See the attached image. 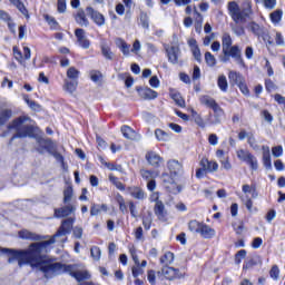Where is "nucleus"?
<instances>
[{
    "instance_id": "6e6552de",
    "label": "nucleus",
    "mask_w": 285,
    "mask_h": 285,
    "mask_svg": "<svg viewBox=\"0 0 285 285\" xmlns=\"http://www.w3.org/2000/svg\"><path fill=\"white\" fill-rule=\"evenodd\" d=\"M164 48L169 63L177 66V63H179V58L181 57V49L179 48V45H164Z\"/></svg>"
},
{
    "instance_id": "e433bc0d",
    "label": "nucleus",
    "mask_w": 285,
    "mask_h": 285,
    "mask_svg": "<svg viewBox=\"0 0 285 285\" xmlns=\"http://www.w3.org/2000/svg\"><path fill=\"white\" fill-rule=\"evenodd\" d=\"M155 137L158 141H170V134H168L161 129L155 130Z\"/></svg>"
},
{
    "instance_id": "5fc2aeb1",
    "label": "nucleus",
    "mask_w": 285,
    "mask_h": 285,
    "mask_svg": "<svg viewBox=\"0 0 285 285\" xmlns=\"http://www.w3.org/2000/svg\"><path fill=\"white\" fill-rule=\"evenodd\" d=\"M246 258V249H240L235 255V264H242V259Z\"/></svg>"
},
{
    "instance_id": "c85d7f7f",
    "label": "nucleus",
    "mask_w": 285,
    "mask_h": 285,
    "mask_svg": "<svg viewBox=\"0 0 285 285\" xmlns=\"http://www.w3.org/2000/svg\"><path fill=\"white\" fill-rule=\"evenodd\" d=\"M170 97L175 101L176 106H179V108H186V100H184L180 92L173 90L170 91Z\"/></svg>"
},
{
    "instance_id": "f03ea898",
    "label": "nucleus",
    "mask_w": 285,
    "mask_h": 285,
    "mask_svg": "<svg viewBox=\"0 0 285 285\" xmlns=\"http://www.w3.org/2000/svg\"><path fill=\"white\" fill-rule=\"evenodd\" d=\"M227 8L233 21L236 23L232 26L234 35H236V37H244V35H246V30L244 27L239 26V23H246V18L250 16V2H247L246 8L243 10L235 1L228 2Z\"/></svg>"
},
{
    "instance_id": "09e8293b",
    "label": "nucleus",
    "mask_w": 285,
    "mask_h": 285,
    "mask_svg": "<svg viewBox=\"0 0 285 285\" xmlns=\"http://www.w3.org/2000/svg\"><path fill=\"white\" fill-rule=\"evenodd\" d=\"M90 254L92 259H95V262H99L101 259V249L99 247L97 246L91 247Z\"/></svg>"
},
{
    "instance_id": "f704fd0d",
    "label": "nucleus",
    "mask_w": 285,
    "mask_h": 285,
    "mask_svg": "<svg viewBox=\"0 0 285 285\" xmlns=\"http://www.w3.org/2000/svg\"><path fill=\"white\" fill-rule=\"evenodd\" d=\"M129 194L131 195V197H134V199H145V197H146L144 189H141L139 187L129 188Z\"/></svg>"
},
{
    "instance_id": "603ef678",
    "label": "nucleus",
    "mask_w": 285,
    "mask_h": 285,
    "mask_svg": "<svg viewBox=\"0 0 285 285\" xmlns=\"http://www.w3.org/2000/svg\"><path fill=\"white\" fill-rule=\"evenodd\" d=\"M131 273H132V277H139V275H144V268L140 266V264L138 265H134L131 267Z\"/></svg>"
},
{
    "instance_id": "473e14b6",
    "label": "nucleus",
    "mask_w": 285,
    "mask_h": 285,
    "mask_svg": "<svg viewBox=\"0 0 285 285\" xmlns=\"http://www.w3.org/2000/svg\"><path fill=\"white\" fill-rule=\"evenodd\" d=\"M217 86L222 92H228V79L225 75H219L217 78Z\"/></svg>"
},
{
    "instance_id": "c03bdc74",
    "label": "nucleus",
    "mask_w": 285,
    "mask_h": 285,
    "mask_svg": "<svg viewBox=\"0 0 285 285\" xmlns=\"http://www.w3.org/2000/svg\"><path fill=\"white\" fill-rule=\"evenodd\" d=\"M247 144L253 148V150H259V145L257 144V139H255V135H247Z\"/></svg>"
},
{
    "instance_id": "9d476101",
    "label": "nucleus",
    "mask_w": 285,
    "mask_h": 285,
    "mask_svg": "<svg viewBox=\"0 0 285 285\" xmlns=\"http://www.w3.org/2000/svg\"><path fill=\"white\" fill-rule=\"evenodd\" d=\"M248 30H250V32H253V35H255L256 37H263L264 41H267L269 46H273V40H271V37L266 35V29L257 24V22H249Z\"/></svg>"
},
{
    "instance_id": "bf43d9fd",
    "label": "nucleus",
    "mask_w": 285,
    "mask_h": 285,
    "mask_svg": "<svg viewBox=\"0 0 285 285\" xmlns=\"http://www.w3.org/2000/svg\"><path fill=\"white\" fill-rule=\"evenodd\" d=\"M57 10L60 14H63L67 10L66 0H58L57 1Z\"/></svg>"
},
{
    "instance_id": "b1692460",
    "label": "nucleus",
    "mask_w": 285,
    "mask_h": 285,
    "mask_svg": "<svg viewBox=\"0 0 285 285\" xmlns=\"http://www.w3.org/2000/svg\"><path fill=\"white\" fill-rule=\"evenodd\" d=\"M159 264L163 266H173V264H175V254L171 252H166L163 256H160Z\"/></svg>"
},
{
    "instance_id": "79ce46f5",
    "label": "nucleus",
    "mask_w": 285,
    "mask_h": 285,
    "mask_svg": "<svg viewBox=\"0 0 285 285\" xmlns=\"http://www.w3.org/2000/svg\"><path fill=\"white\" fill-rule=\"evenodd\" d=\"M157 279H159V276H157V272L155 269L147 271V281L150 285H157Z\"/></svg>"
},
{
    "instance_id": "72a5a7b5",
    "label": "nucleus",
    "mask_w": 285,
    "mask_h": 285,
    "mask_svg": "<svg viewBox=\"0 0 285 285\" xmlns=\"http://www.w3.org/2000/svg\"><path fill=\"white\" fill-rule=\"evenodd\" d=\"M203 226H204V223H200L199 220H195V219L188 223V229L190 230V233H197L198 235L202 232Z\"/></svg>"
},
{
    "instance_id": "a19ab883",
    "label": "nucleus",
    "mask_w": 285,
    "mask_h": 285,
    "mask_svg": "<svg viewBox=\"0 0 285 285\" xmlns=\"http://www.w3.org/2000/svg\"><path fill=\"white\" fill-rule=\"evenodd\" d=\"M100 164H102L104 166H106V168H108V170H117L118 173H124V168H121V165H114L110 163H107L106 160H104V158H99Z\"/></svg>"
},
{
    "instance_id": "5701e85b",
    "label": "nucleus",
    "mask_w": 285,
    "mask_h": 285,
    "mask_svg": "<svg viewBox=\"0 0 285 285\" xmlns=\"http://www.w3.org/2000/svg\"><path fill=\"white\" fill-rule=\"evenodd\" d=\"M116 46L122 52L124 57H130V45L126 42V40L121 38H117L115 40Z\"/></svg>"
},
{
    "instance_id": "13d9d810",
    "label": "nucleus",
    "mask_w": 285,
    "mask_h": 285,
    "mask_svg": "<svg viewBox=\"0 0 285 285\" xmlns=\"http://www.w3.org/2000/svg\"><path fill=\"white\" fill-rule=\"evenodd\" d=\"M194 59H196V61H198V63H202V50L199 49V47H196L194 49H190Z\"/></svg>"
},
{
    "instance_id": "7c9ffc66",
    "label": "nucleus",
    "mask_w": 285,
    "mask_h": 285,
    "mask_svg": "<svg viewBox=\"0 0 285 285\" xmlns=\"http://www.w3.org/2000/svg\"><path fill=\"white\" fill-rule=\"evenodd\" d=\"M12 6H16L19 12L26 17V19H30V14L28 13V9H26V4L22 3L21 0H9Z\"/></svg>"
},
{
    "instance_id": "f257e3e1",
    "label": "nucleus",
    "mask_w": 285,
    "mask_h": 285,
    "mask_svg": "<svg viewBox=\"0 0 285 285\" xmlns=\"http://www.w3.org/2000/svg\"><path fill=\"white\" fill-rule=\"evenodd\" d=\"M51 244H55V238L32 243L27 249L20 250L0 247V253L8 257L9 264L18 262L20 267L28 264L31 268H37V271L45 273V277L47 278L61 275V273H69L71 277H75V279L80 283L83 282V279H90V273L86 269H79L78 265H63L48 261L41 253Z\"/></svg>"
},
{
    "instance_id": "c9c22d12",
    "label": "nucleus",
    "mask_w": 285,
    "mask_h": 285,
    "mask_svg": "<svg viewBox=\"0 0 285 285\" xmlns=\"http://www.w3.org/2000/svg\"><path fill=\"white\" fill-rule=\"evenodd\" d=\"M191 117L196 125L199 126V128H206V121H204V118H202V115H199L195 109H190Z\"/></svg>"
},
{
    "instance_id": "0e129e2a",
    "label": "nucleus",
    "mask_w": 285,
    "mask_h": 285,
    "mask_svg": "<svg viewBox=\"0 0 285 285\" xmlns=\"http://www.w3.org/2000/svg\"><path fill=\"white\" fill-rule=\"evenodd\" d=\"M269 275L272 279H279V267H277V265H274L269 271Z\"/></svg>"
},
{
    "instance_id": "423d86ee",
    "label": "nucleus",
    "mask_w": 285,
    "mask_h": 285,
    "mask_svg": "<svg viewBox=\"0 0 285 285\" xmlns=\"http://www.w3.org/2000/svg\"><path fill=\"white\" fill-rule=\"evenodd\" d=\"M157 277L161 282H164V279H167L168 282H175V279H181L184 275L181 274L179 268L163 266L160 271L157 272Z\"/></svg>"
},
{
    "instance_id": "680f3d73",
    "label": "nucleus",
    "mask_w": 285,
    "mask_h": 285,
    "mask_svg": "<svg viewBox=\"0 0 285 285\" xmlns=\"http://www.w3.org/2000/svg\"><path fill=\"white\" fill-rule=\"evenodd\" d=\"M219 163L224 170H230L233 168V165H230V160L228 159V157L220 159Z\"/></svg>"
},
{
    "instance_id": "3c124183",
    "label": "nucleus",
    "mask_w": 285,
    "mask_h": 285,
    "mask_svg": "<svg viewBox=\"0 0 285 285\" xmlns=\"http://www.w3.org/2000/svg\"><path fill=\"white\" fill-rule=\"evenodd\" d=\"M23 99L26 101V104L29 106V108H31V110H39V108H41V106H39V104H37L33 100H30V98L28 96H23Z\"/></svg>"
},
{
    "instance_id": "de8ad7c7",
    "label": "nucleus",
    "mask_w": 285,
    "mask_h": 285,
    "mask_svg": "<svg viewBox=\"0 0 285 285\" xmlns=\"http://www.w3.org/2000/svg\"><path fill=\"white\" fill-rule=\"evenodd\" d=\"M148 21H149L148 13L146 11H141L140 12V23H141L142 28H145L146 30H148V28H150V24Z\"/></svg>"
},
{
    "instance_id": "2f4dec72",
    "label": "nucleus",
    "mask_w": 285,
    "mask_h": 285,
    "mask_svg": "<svg viewBox=\"0 0 285 285\" xmlns=\"http://www.w3.org/2000/svg\"><path fill=\"white\" fill-rule=\"evenodd\" d=\"M12 110L8 108L0 107V126H3L6 121L11 119Z\"/></svg>"
},
{
    "instance_id": "58836bf2",
    "label": "nucleus",
    "mask_w": 285,
    "mask_h": 285,
    "mask_svg": "<svg viewBox=\"0 0 285 285\" xmlns=\"http://www.w3.org/2000/svg\"><path fill=\"white\" fill-rule=\"evenodd\" d=\"M43 19L47 21L48 26H50L51 30H57L59 28V22L57 19L50 14H45Z\"/></svg>"
},
{
    "instance_id": "a878e982",
    "label": "nucleus",
    "mask_w": 285,
    "mask_h": 285,
    "mask_svg": "<svg viewBox=\"0 0 285 285\" xmlns=\"http://www.w3.org/2000/svg\"><path fill=\"white\" fill-rule=\"evenodd\" d=\"M76 23L81 27L88 28V18H86V11L79 9L76 14Z\"/></svg>"
},
{
    "instance_id": "412c9836",
    "label": "nucleus",
    "mask_w": 285,
    "mask_h": 285,
    "mask_svg": "<svg viewBox=\"0 0 285 285\" xmlns=\"http://www.w3.org/2000/svg\"><path fill=\"white\" fill-rule=\"evenodd\" d=\"M198 235H200L203 239H213L217 233L210 226L206 225V223H203Z\"/></svg>"
},
{
    "instance_id": "393cba45",
    "label": "nucleus",
    "mask_w": 285,
    "mask_h": 285,
    "mask_svg": "<svg viewBox=\"0 0 285 285\" xmlns=\"http://www.w3.org/2000/svg\"><path fill=\"white\" fill-rule=\"evenodd\" d=\"M140 176L142 177V179H145V181H150V180L157 179V177H159V171L140 169Z\"/></svg>"
},
{
    "instance_id": "e2e57ef3",
    "label": "nucleus",
    "mask_w": 285,
    "mask_h": 285,
    "mask_svg": "<svg viewBox=\"0 0 285 285\" xmlns=\"http://www.w3.org/2000/svg\"><path fill=\"white\" fill-rule=\"evenodd\" d=\"M273 157H282L284 155V148L282 146H275L272 148Z\"/></svg>"
},
{
    "instance_id": "37998d69",
    "label": "nucleus",
    "mask_w": 285,
    "mask_h": 285,
    "mask_svg": "<svg viewBox=\"0 0 285 285\" xmlns=\"http://www.w3.org/2000/svg\"><path fill=\"white\" fill-rule=\"evenodd\" d=\"M205 61L209 68H213L217 65V59L213 53H210V51L205 52Z\"/></svg>"
},
{
    "instance_id": "4be33fe9",
    "label": "nucleus",
    "mask_w": 285,
    "mask_h": 285,
    "mask_svg": "<svg viewBox=\"0 0 285 285\" xmlns=\"http://www.w3.org/2000/svg\"><path fill=\"white\" fill-rule=\"evenodd\" d=\"M20 239H29V242H41V236L29 232L28 229H22L19 232Z\"/></svg>"
},
{
    "instance_id": "4468645a",
    "label": "nucleus",
    "mask_w": 285,
    "mask_h": 285,
    "mask_svg": "<svg viewBox=\"0 0 285 285\" xmlns=\"http://www.w3.org/2000/svg\"><path fill=\"white\" fill-rule=\"evenodd\" d=\"M146 159H147L148 164L150 166H154L155 168H159V166H161V164H164V158H161V156H159V154H157L155 151H148L146 154Z\"/></svg>"
},
{
    "instance_id": "a211bd4d",
    "label": "nucleus",
    "mask_w": 285,
    "mask_h": 285,
    "mask_svg": "<svg viewBox=\"0 0 285 285\" xmlns=\"http://www.w3.org/2000/svg\"><path fill=\"white\" fill-rule=\"evenodd\" d=\"M77 208L75 206H65L62 208L55 209V217L61 219V217H68L75 213Z\"/></svg>"
},
{
    "instance_id": "39448f33",
    "label": "nucleus",
    "mask_w": 285,
    "mask_h": 285,
    "mask_svg": "<svg viewBox=\"0 0 285 285\" xmlns=\"http://www.w3.org/2000/svg\"><path fill=\"white\" fill-rule=\"evenodd\" d=\"M167 168L170 175L164 173L163 181L168 188V186H175V177H178V175H181V173H184V166L181 165V163H179V160L173 159L167 161Z\"/></svg>"
},
{
    "instance_id": "ddd939ff",
    "label": "nucleus",
    "mask_w": 285,
    "mask_h": 285,
    "mask_svg": "<svg viewBox=\"0 0 285 285\" xmlns=\"http://www.w3.org/2000/svg\"><path fill=\"white\" fill-rule=\"evenodd\" d=\"M75 36L80 48H83V50H88V48H90V40H88V37L86 36V30L76 29Z\"/></svg>"
},
{
    "instance_id": "0eeeda50",
    "label": "nucleus",
    "mask_w": 285,
    "mask_h": 285,
    "mask_svg": "<svg viewBox=\"0 0 285 285\" xmlns=\"http://www.w3.org/2000/svg\"><path fill=\"white\" fill-rule=\"evenodd\" d=\"M199 101L202 106H206L207 108H212V110H214L216 120L213 124H222V119L219 117H224V109L219 107L217 101H215L210 96H202Z\"/></svg>"
},
{
    "instance_id": "20e7f679",
    "label": "nucleus",
    "mask_w": 285,
    "mask_h": 285,
    "mask_svg": "<svg viewBox=\"0 0 285 285\" xmlns=\"http://www.w3.org/2000/svg\"><path fill=\"white\" fill-rule=\"evenodd\" d=\"M29 119L30 118L28 117H20L10 124V130H16V135L11 138V140L32 137V126L26 124V121H28Z\"/></svg>"
},
{
    "instance_id": "864d4df0",
    "label": "nucleus",
    "mask_w": 285,
    "mask_h": 285,
    "mask_svg": "<svg viewBox=\"0 0 285 285\" xmlns=\"http://www.w3.org/2000/svg\"><path fill=\"white\" fill-rule=\"evenodd\" d=\"M72 202V188L68 187L67 189H65L63 191V203L68 204Z\"/></svg>"
},
{
    "instance_id": "2eb2a0df",
    "label": "nucleus",
    "mask_w": 285,
    "mask_h": 285,
    "mask_svg": "<svg viewBox=\"0 0 285 285\" xmlns=\"http://www.w3.org/2000/svg\"><path fill=\"white\" fill-rule=\"evenodd\" d=\"M86 12L89 17H91L92 21H95L97 26H104L106 23V18H104V14L92 9V7H87Z\"/></svg>"
},
{
    "instance_id": "bb28decb",
    "label": "nucleus",
    "mask_w": 285,
    "mask_h": 285,
    "mask_svg": "<svg viewBox=\"0 0 285 285\" xmlns=\"http://www.w3.org/2000/svg\"><path fill=\"white\" fill-rule=\"evenodd\" d=\"M77 86H79V81L66 79L62 88L65 92H69V95H72V92L77 90Z\"/></svg>"
},
{
    "instance_id": "cd10ccee",
    "label": "nucleus",
    "mask_w": 285,
    "mask_h": 285,
    "mask_svg": "<svg viewBox=\"0 0 285 285\" xmlns=\"http://www.w3.org/2000/svg\"><path fill=\"white\" fill-rule=\"evenodd\" d=\"M100 48L101 55L105 57V59H107L108 61H112V59H115V53L112 52L108 43L102 42Z\"/></svg>"
},
{
    "instance_id": "a18cd8bd",
    "label": "nucleus",
    "mask_w": 285,
    "mask_h": 285,
    "mask_svg": "<svg viewBox=\"0 0 285 285\" xmlns=\"http://www.w3.org/2000/svg\"><path fill=\"white\" fill-rule=\"evenodd\" d=\"M67 77H68V79L77 81V79H79V70H77V68H75V67L69 68L67 70Z\"/></svg>"
},
{
    "instance_id": "69168bd1",
    "label": "nucleus",
    "mask_w": 285,
    "mask_h": 285,
    "mask_svg": "<svg viewBox=\"0 0 285 285\" xmlns=\"http://www.w3.org/2000/svg\"><path fill=\"white\" fill-rule=\"evenodd\" d=\"M73 237L76 238V239H81V237H83V228H81V227H79V226H76L75 228H73Z\"/></svg>"
},
{
    "instance_id": "338daca9",
    "label": "nucleus",
    "mask_w": 285,
    "mask_h": 285,
    "mask_svg": "<svg viewBox=\"0 0 285 285\" xmlns=\"http://www.w3.org/2000/svg\"><path fill=\"white\" fill-rule=\"evenodd\" d=\"M140 50H141V42L139 40H135L131 48V52L134 55H139Z\"/></svg>"
},
{
    "instance_id": "4c0bfd02",
    "label": "nucleus",
    "mask_w": 285,
    "mask_h": 285,
    "mask_svg": "<svg viewBox=\"0 0 285 285\" xmlns=\"http://www.w3.org/2000/svg\"><path fill=\"white\" fill-rule=\"evenodd\" d=\"M246 161L252 170H257L259 168V163L257 161V158L253 156V154H249V157L247 159L243 160Z\"/></svg>"
},
{
    "instance_id": "aec40b11",
    "label": "nucleus",
    "mask_w": 285,
    "mask_h": 285,
    "mask_svg": "<svg viewBox=\"0 0 285 285\" xmlns=\"http://www.w3.org/2000/svg\"><path fill=\"white\" fill-rule=\"evenodd\" d=\"M262 150H263V165L266 168V170H272L273 163L271 160V147L263 146Z\"/></svg>"
},
{
    "instance_id": "774afa93",
    "label": "nucleus",
    "mask_w": 285,
    "mask_h": 285,
    "mask_svg": "<svg viewBox=\"0 0 285 285\" xmlns=\"http://www.w3.org/2000/svg\"><path fill=\"white\" fill-rule=\"evenodd\" d=\"M275 41L276 46H285L284 36H282L279 32L275 33Z\"/></svg>"
},
{
    "instance_id": "ea45409f",
    "label": "nucleus",
    "mask_w": 285,
    "mask_h": 285,
    "mask_svg": "<svg viewBox=\"0 0 285 285\" xmlns=\"http://www.w3.org/2000/svg\"><path fill=\"white\" fill-rule=\"evenodd\" d=\"M283 14H284V12L281 9H277L274 12H272L269 14V19H271L272 23H279V21H282Z\"/></svg>"
},
{
    "instance_id": "f3484780",
    "label": "nucleus",
    "mask_w": 285,
    "mask_h": 285,
    "mask_svg": "<svg viewBox=\"0 0 285 285\" xmlns=\"http://www.w3.org/2000/svg\"><path fill=\"white\" fill-rule=\"evenodd\" d=\"M121 132L125 139H129L130 141H138V139H140V136L135 132V130L130 128V126H122Z\"/></svg>"
},
{
    "instance_id": "6e6d98bb",
    "label": "nucleus",
    "mask_w": 285,
    "mask_h": 285,
    "mask_svg": "<svg viewBox=\"0 0 285 285\" xmlns=\"http://www.w3.org/2000/svg\"><path fill=\"white\" fill-rule=\"evenodd\" d=\"M259 262V256L253 257L252 259H249L244 266V269H248V268H253V266H257Z\"/></svg>"
},
{
    "instance_id": "7ed1b4c3",
    "label": "nucleus",
    "mask_w": 285,
    "mask_h": 285,
    "mask_svg": "<svg viewBox=\"0 0 285 285\" xmlns=\"http://www.w3.org/2000/svg\"><path fill=\"white\" fill-rule=\"evenodd\" d=\"M230 58L239 66H244L242 49L237 45L233 46V38L230 37V33H224L222 37V55L219 56V61H222V63H228Z\"/></svg>"
},
{
    "instance_id": "49530a36",
    "label": "nucleus",
    "mask_w": 285,
    "mask_h": 285,
    "mask_svg": "<svg viewBox=\"0 0 285 285\" xmlns=\"http://www.w3.org/2000/svg\"><path fill=\"white\" fill-rule=\"evenodd\" d=\"M109 181H111V184H114V186H116V188H118V190H125L124 184L121 181H119V178H117V176L110 174Z\"/></svg>"
},
{
    "instance_id": "6ab92c4d",
    "label": "nucleus",
    "mask_w": 285,
    "mask_h": 285,
    "mask_svg": "<svg viewBox=\"0 0 285 285\" xmlns=\"http://www.w3.org/2000/svg\"><path fill=\"white\" fill-rule=\"evenodd\" d=\"M136 90L141 99H157V91L150 88L137 87Z\"/></svg>"
},
{
    "instance_id": "dca6fc26",
    "label": "nucleus",
    "mask_w": 285,
    "mask_h": 285,
    "mask_svg": "<svg viewBox=\"0 0 285 285\" xmlns=\"http://www.w3.org/2000/svg\"><path fill=\"white\" fill-rule=\"evenodd\" d=\"M200 166L206 170V173H217V170H219L217 161H210L208 158H203L200 160Z\"/></svg>"
},
{
    "instance_id": "052dcab7",
    "label": "nucleus",
    "mask_w": 285,
    "mask_h": 285,
    "mask_svg": "<svg viewBox=\"0 0 285 285\" xmlns=\"http://www.w3.org/2000/svg\"><path fill=\"white\" fill-rule=\"evenodd\" d=\"M13 57L16 61L20 62L21 66H23V55L20 50L17 49V47H13Z\"/></svg>"
},
{
    "instance_id": "f8f14e48",
    "label": "nucleus",
    "mask_w": 285,
    "mask_h": 285,
    "mask_svg": "<svg viewBox=\"0 0 285 285\" xmlns=\"http://www.w3.org/2000/svg\"><path fill=\"white\" fill-rule=\"evenodd\" d=\"M154 202H156L155 207H154V213L156 215V217H158V219L160 220H165L166 219V206L164 205V203L161 200H159V196L157 194H154Z\"/></svg>"
},
{
    "instance_id": "4d7b16f0",
    "label": "nucleus",
    "mask_w": 285,
    "mask_h": 285,
    "mask_svg": "<svg viewBox=\"0 0 285 285\" xmlns=\"http://www.w3.org/2000/svg\"><path fill=\"white\" fill-rule=\"evenodd\" d=\"M102 77L104 76L97 70L90 71V79H91V81H95V83L101 81Z\"/></svg>"
},
{
    "instance_id": "c756f323",
    "label": "nucleus",
    "mask_w": 285,
    "mask_h": 285,
    "mask_svg": "<svg viewBox=\"0 0 285 285\" xmlns=\"http://www.w3.org/2000/svg\"><path fill=\"white\" fill-rule=\"evenodd\" d=\"M228 79L233 81V83H235L236 86H239L245 81L244 76H242V73L233 70L229 71Z\"/></svg>"
},
{
    "instance_id": "1a4fd4ad",
    "label": "nucleus",
    "mask_w": 285,
    "mask_h": 285,
    "mask_svg": "<svg viewBox=\"0 0 285 285\" xmlns=\"http://www.w3.org/2000/svg\"><path fill=\"white\" fill-rule=\"evenodd\" d=\"M37 146H36V150L37 153H39V155H46V153H52L53 148L57 146V144H55L52 141V139L49 138H37Z\"/></svg>"
},
{
    "instance_id": "8fccbe9b",
    "label": "nucleus",
    "mask_w": 285,
    "mask_h": 285,
    "mask_svg": "<svg viewBox=\"0 0 285 285\" xmlns=\"http://www.w3.org/2000/svg\"><path fill=\"white\" fill-rule=\"evenodd\" d=\"M236 155L240 161H244L245 159H247V157H250V151H248L247 149H238L236 151Z\"/></svg>"
},
{
    "instance_id": "9b49d317",
    "label": "nucleus",
    "mask_w": 285,
    "mask_h": 285,
    "mask_svg": "<svg viewBox=\"0 0 285 285\" xmlns=\"http://www.w3.org/2000/svg\"><path fill=\"white\" fill-rule=\"evenodd\" d=\"M73 224L75 218L72 217L63 219L58 232L56 233V235H53V237H66V235H70V233H72Z\"/></svg>"
}]
</instances>
